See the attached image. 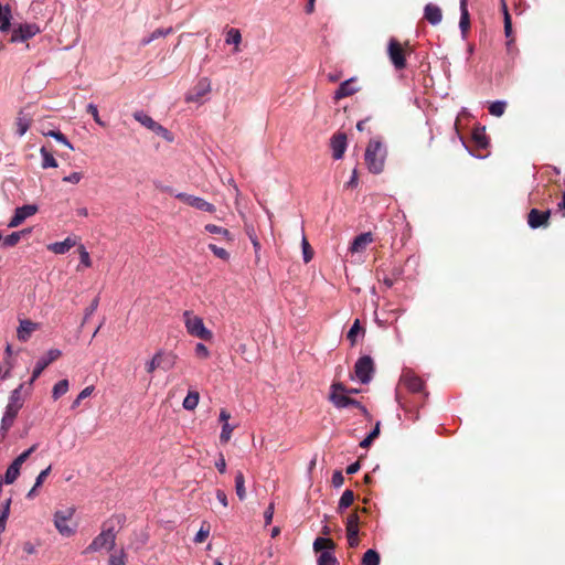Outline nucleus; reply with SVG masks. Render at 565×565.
Masks as SVG:
<instances>
[{
	"mask_svg": "<svg viewBox=\"0 0 565 565\" xmlns=\"http://www.w3.org/2000/svg\"><path fill=\"white\" fill-rule=\"evenodd\" d=\"M12 367L13 365L10 360L4 361V363L0 365V381H3L11 375Z\"/></svg>",
	"mask_w": 565,
	"mask_h": 565,
	"instance_id": "52",
	"label": "nucleus"
},
{
	"mask_svg": "<svg viewBox=\"0 0 565 565\" xmlns=\"http://www.w3.org/2000/svg\"><path fill=\"white\" fill-rule=\"evenodd\" d=\"M353 500H354V494L351 490H345L340 500H339V511H342L347 508H349L352 503H353Z\"/></svg>",
	"mask_w": 565,
	"mask_h": 565,
	"instance_id": "41",
	"label": "nucleus"
},
{
	"mask_svg": "<svg viewBox=\"0 0 565 565\" xmlns=\"http://www.w3.org/2000/svg\"><path fill=\"white\" fill-rule=\"evenodd\" d=\"M347 136L343 132H338L331 138L332 157L340 160L347 150Z\"/></svg>",
	"mask_w": 565,
	"mask_h": 565,
	"instance_id": "18",
	"label": "nucleus"
},
{
	"mask_svg": "<svg viewBox=\"0 0 565 565\" xmlns=\"http://www.w3.org/2000/svg\"><path fill=\"white\" fill-rule=\"evenodd\" d=\"M62 355V351L58 349H50L45 352L38 361L33 369L30 385L42 374V372L53 362H55Z\"/></svg>",
	"mask_w": 565,
	"mask_h": 565,
	"instance_id": "10",
	"label": "nucleus"
},
{
	"mask_svg": "<svg viewBox=\"0 0 565 565\" xmlns=\"http://www.w3.org/2000/svg\"><path fill=\"white\" fill-rule=\"evenodd\" d=\"M51 471V466L42 470L35 479V487H41Z\"/></svg>",
	"mask_w": 565,
	"mask_h": 565,
	"instance_id": "58",
	"label": "nucleus"
},
{
	"mask_svg": "<svg viewBox=\"0 0 565 565\" xmlns=\"http://www.w3.org/2000/svg\"><path fill=\"white\" fill-rule=\"evenodd\" d=\"M380 555L375 550H367L362 558V565H379Z\"/></svg>",
	"mask_w": 565,
	"mask_h": 565,
	"instance_id": "40",
	"label": "nucleus"
},
{
	"mask_svg": "<svg viewBox=\"0 0 565 565\" xmlns=\"http://www.w3.org/2000/svg\"><path fill=\"white\" fill-rule=\"evenodd\" d=\"M359 515L352 513L347 519V537L350 547H356L359 545Z\"/></svg>",
	"mask_w": 565,
	"mask_h": 565,
	"instance_id": "16",
	"label": "nucleus"
},
{
	"mask_svg": "<svg viewBox=\"0 0 565 565\" xmlns=\"http://www.w3.org/2000/svg\"><path fill=\"white\" fill-rule=\"evenodd\" d=\"M216 499L224 508H227L228 500L226 493L223 490H216Z\"/></svg>",
	"mask_w": 565,
	"mask_h": 565,
	"instance_id": "62",
	"label": "nucleus"
},
{
	"mask_svg": "<svg viewBox=\"0 0 565 565\" xmlns=\"http://www.w3.org/2000/svg\"><path fill=\"white\" fill-rule=\"evenodd\" d=\"M116 532L113 527L104 529L84 550V554H93L115 546Z\"/></svg>",
	"mask_w": 565,
	"mask_h": 565,
	"instance_id": "7",
	"label": "nucleus"
},
{
	"mask_svg": "<svg viewBox=\"0 0 565 565\" xmlns=\"http://www.w3.org/2000/svg\"><path fill=\"white\" fill-rule=\"evenodd\" d=\"M355 83H356V78L355 77H351V78L344 81L343 83H341V85L339 86V88L334 93V96H333L334 100L338 102V100H340L342 98L352 96L353 94L359 92L360 87H358L355 85Z\"/></svg>",
	"mask_w": 565,
	"mask_h": 565,
	"instance_id": "17",
	"label": "nucleus"
},
{
	"mask_svg": "<svg viewBox=\"0 0 565 565\" xmlns=\"http://www.w3.org/2000/svg\"><path fill=\"white\" fill-rule=\"evenodd\" d=\"M504 32L507 36L511 35L512 32V25H511V19L507 11V8L504 7Z\"/></svg>",
	"mask_w": 565,
	"mask_h": 565,
	"instance_id": "59",
	"label": "nucleus"
},
{
	"mask_svg": "<svg viewBox=\"0 0 565 565\" xmlns=\"http://www.w3.org/2000/svg\"><path fill=\"white\" fill-rule=\"evenodd\" d=\"M17 132L19 136H23L31 126V118L25 114L20 113L15 120Z\"/></svg>",
	"mask_w": 565,
	"mask_h": 565,
	"instance_id": "30",
	"label": "nucleus"
},
{
	"mask_svg": "<svg viewBox=\"0 0 565 565\" xmlns=\"http://www.w3.org/2000/svg\"><path fill=\"white\" fill-rule=\"evenodd\" d=\"M207 248L213 253V255L224 262H227L231 257L230 253L223 248V247H218L217 245L213 244V243H210L207 245Z\"/></svg>",
	"mask_w": 565,
	"mask_h": 565,
	"instance_id": "42",
	"label": "nucleus"
},
{
	"mask_svg": "<svg viewBox=\"0 0 565 565\" xmlns=\"http://www.w3.org/2000/svg\"><path fill=\"white\" fill-rule=\"evenodd\" d=\"M78 254H79L81 263H79V266L77 267V269H79L81 267H83V268L92 267L93 263H92L90 255L84 245H79Z\"/></svg>",
	"mask_w": 565,
	"mask_h": 565,
	"instance_id": "39",
	"label": "nucleus"
},
{
	"mask_svg": "<svg viewBox=\"0 0 565 565\" xmlns=\"http://www.w3.org/2000/svg\"><path fill=\"white\" fill-rule=\"evenodd\" d=\"M386 154V148L380 140H370L364 153L369 171L374 174L381 173L384 169Z\"/></svg>",
	"mask_w": 565,
	"mask_h": 565,
	"instance_id": "2",
	"label": "nucleus"
},
{
	"mask_svg": "<svg viewBox=\"0 0 565 565\" xmlns=\"http://www.w3.org/2000/svg\"><path fill=\"white\" fill-rule=\"evenodd\" d=\"M332 551L333 550L321 552L318 557V565H337L338 561Z\"/></svg>",
	"mask_w": 565,
	"mask_h": 565,
	"instance_id": "36",
	"label": "nucleus"
},
{
	"mask_svg": "<svg viewBox=\"0 0 565 565\" xmlns=\"http://www.w3.org/2000/svg\"><path fill=\"white\" fill-rule=\"evenodd\" d=\"M505 108H507V103L505 102L497 100V102H493V103L490 104L489 113L492 116L501 117L504 114Z\"/></svg>",
	"mask_w": 565,
	"mask_h": 565,
	"instance_id": "43",
	"label": "nucleus"
},
{
	"mask_svg": "<svg viewBox=\"0 0 565 565\" xmlns=\"http://www.w3.org/2000/svg\"><path fill=\"white\" fill-rule=\"evenodd\" d=\"M134 118L141 124L147 129L151 130L156 135L162 137L163 139L171 141L172 137L168 129H166L162 125L153 120L149 115L143 111H136L134 114Z\"/></svg>",
	"mask_w": 565,
	"mask_h": 565,
	"instance_id": "9",
	"label": "nucleus"
},
{
	"mask_svg": "<svg viewBox=\"0 0 565 565\" xmlns=\"http://www.w3.org/2000/svg\"><path fill=\"white\" fill-rule=\"evenodd\" d=\"M344 482V478H343V475L341 471H335L332 476V484L335 487V488H339L343 484Z\"/></svg>",
	"mask_w": 565,
	"mask_h": 565,
	"instance_id": "60",
	"label": "nucleus"
},
{
	"mask_svg": "<svg viewBox=\"0 0 565 565\" xmlns=\"http://www.w3.org/2000/svg\"><path fill=\"white\" fill-rule=\"evenodd\" d=\"M194 351H195L196 356H199L201 359H207L210 356V351L206 348V345L203 343H196Z\"/></svg>",
	"mask_w": 565,
	"mask_h": 565,
	"instance_id": "55",
	"label": "nucleus"
},
{
	"mask_svg": "<svg viewBox=\"0 0 565 565\" xmlns=\"http://www.w3.org/2000/svg\"><path fill=\"white\" fill-rule=\"evenodd\" d=\"M387 52L395 68L402 70L406 66L404 50L395 39L390 40Z\"/></svg>",
	"mask_w": 565,
	"mask_h": 565,
	"instance_id": "14",
	"label": "nucleus"
},
{
	"mask_svg": "<svg viewBox=\"0 0 565 565\" xmlns=\"http://www.w3.org/2000/svg\"><path fill=\"white\" fill-rule=\"evenodd\" d=\"M330 401L337 408H345L349 406H355L361 411L363 415L366 417L370 416L367 409L358 401H354L349 397L348 390L339 383L332 384Z\"/></svg>",
	"mask_w": 565,
	"mask_h": 565,
	"instance_id": "5",
	"label": "nucleus"
},
{
	"mask_svg": "<svg viewBox=\"0 0 565 565\" xmlns=\"http://www.w3.org/2000/svg\"><path fill=\"white\" fill-rule=\"evenodd\" d=\"M275 513V504L271 502L264 512L265 524L271 523Z\"/></svg>",
	"mask_w": 565,
	"mask_h": 565,
	"instance_id": "57",
	"label": "nucleus"
},
{
	"mask_svg": "<svg viewBox=\"0 0 565 565\" xmlns=\"http://www.w3.org/2000/svg\"><path fill=\"white\" fill-rule=\"evenodd\" d=\"M225 42L227 44L234 45V53H238L241 51L239 44L242 42V34L238 29L232 28L226 32Z\"/></svg>",
	"mask_w": 565,
	"mask_h": 565,
	"instance_id": "25",
	"label": "nucleus"
},
{
	"mask_svg": "<svg viewBox=\"0 0 565 565\" xmlns=\"http://www.w3.org/2000/svg\"><path fill=\"white\" fill-rule=\"evenodd\" d=\"M41 32L36 23H21L13 28L11 42H24Z\"/></svg>",
	"mask_w": 565,
	"mask_h": 565,
	"instance_id": "12",
	"label": "nucleus"
},
{
	"mask_svg": "<svg viewBox=\"0 0 565 565\" xmlns=\"http://www.w3.org/2000/svg\"><path fill=\"white\" fill-rule=\"evenodd\" d=\"M204 230L210 233V234H215V235H218L222 239L231 243L233 242V236L232 234L230 233V231L225 227H222V226H217L215 224H206L204 226Z\"/></svg>",
	"mask_w": 565,
	"mask_h": 565,
	"instance_id": "26",
	"label": "nucleus"
},
{
	"mask_svg": "<svg viewBox=\"0 0 565 565\" xmlns=\"http://www.w3.org/2000/svg\"><path fill=\"white\" fill-rule=\"evenodd\" d=\"M20 475V468H18L17 466H14L13 463H11L7 471H6V475H4V482L7 484H11L13 483L18 477Z\"/></svg>",
	"mask_w": 565,
	"mask_h": 565,
	"instance_id": "44",
	"label": "nucleus"
},
{
	"mask_svg": "<svg viewBox=\"0 0 565 565\" xmlns=\"http://www.w3.org/2000/svg\"><path fill=\"white\" fill-rule=\"evenodd\" d=\"M551 212H541L536 209H532L529 213L527 223L532 228L547 225Z\"/></svg>",
	"mask_w": 565,
	"mask_h": 565,
	"instance_id": "20",
	"label": "nucleus"
},
{
	"mask_svg": "<svg viewBox=\"0 0 565 565\" xmlns=\"http://www.w3.org/2000/svg\"><path fill=\"white\" fill-rule=\"evenodd\" d=\"M75 508L67 507L55 511L54 525L57 532L64 537H71L76 533V524L72 522Z\"/></svg>",
	"mask_w": 565,
	"mask_h": 565,
	"instance_id": "4",
	"label": "nucleus"
},
{
	"mask_svg": "<svg viewBox=\"0 0 565 565\" xmlns=\"http://www.w3.org/2000/svg\"><path fill=\"white\" fill-rule=\"evenodd\" d=\"M425 19L433 25L438 24L443 19L440 8L431 3L427 4L425 7Z\"/></svg>",
	"mask_w": 565,
	"mask_h": 565,
	"instance_id": "23",
	"label": "nucleus"
},
{
	"mask_svg": "<svg viewBox=\"0 0 565 565\" xmlns=\"http://www.w3.org/2000/svg\"><path fill=\"white\" fill-rule=\"evenodd\" d=\"M82 179H83L82 172H72L71 174L65 175L63 178V182L78 184L82 181Z\"/></svg>",
	"mask_w": 565,
	"mask_h": 565,
	"instance_id": "54",
	"label": "nucleus"
},
{
	"mask_svg": "<svg viewBox=\"0 0 565 565\" xmlns=\"http://www.w3.org/2000/svg\"><path fill=\"white\" fill-rule=\"evenodd\" d=\"M253 247H254V252H255V263L256 264H259L260 262V250H262V245H260V242L258 239V237H252V239H249Z\"/></svg>",
	"mask_w": 565,
	"mask_h": 565,
	"instance_id": "56",
	"label": "nucleus"
},
{
	"mask_svg": "<svg viewBox=\"0 0 565 565\" xmlns=\"http://www.w3.org/2000/svg\"><path fill=\"white\" fill-rule=\"evenodd\" d=\"M402 382L412 392H419L423 388V381L412 373H405L402 376Z\"/></svg>",
	"mask_w": 565,
	"mask_h": 565,
	"instance_id": "24",
	"label": "nucleus"
},
{
	"mask_svg": "<svg viewBox=\"0 0 565 565\" xmlns=\"http://www.w3.org/2000/svg\"><path fill=\"white\" fill-rule=\"evenodd\" d=\"M313 550L316 552H323V551L334 550V543L330 539L318 537L313 542Z\"/></svg>",
	"mask_w": 565,
	"mask_h": 565,
	"instance_id": "34",
	"label": "nucleus"
},
{
	"mask_svg": "<svg viewBox=\"0 0 565 565\" xmlns=\"http://www.w3.org/2000/svg\"><path fill=\"white\" fill-rule=\"evenodd\" d=\"M200 401V394L196 391H189L188 395L183 399L182 406L186 411H193L198 407Z\"/></svg>",
	"mask_w": 565,
	"mask_h": 565,
	"instance_id": "29",
	"label": "nucleus"
},
{
	"mask_svg": "<svg viewBox=\"0 0 565 565\" xmlns=\"http://www.w3.org/2000/svg\"><path fill=\"white\" fill-rule=\"evenodd\" d=\"M230 418H231V414L225 408H222L220 411V416H218L220 422L225 424V423H228Z\"/></svg>",
	"mask_w": 565,
	"mask_h": 565,
	"instance_id": "63",
	"label": "nucleus"
},
{
	"mask_svg": "<svg viewBox=\"0 0 565 565\" xmlns=\"http://www.w3.org/2000/svg\"><path fill=\"white\" fill-rule=\"evenodd\" d=\"M94 392V386H87L81 391L77 395L76 399L72 404V408H76L79 406L81 402L87 397H89Z\"/></svg>",
	"mask_w": 565,
	"mask_h": 565,
	"instance_id": "48",
	"label": "nucleus"
},
{
	"mask_svg": "<svg viewBox=\"0 0 565 565\" xmlns=\"http://www.w3.org/2000/svg\"><path fill=\"white\" fill-rule=\"evenodd\" d=\"M373 242V236L370 232L358 235L350 245L349 250L352 254L363 253L366 247Z\"/></svg>",
	"mask_w": 565,
	"mask_h": 565,
	"instance_id": "19",
	"label": "nucleus"
},
{
	"mask_svg": "<svg viewBox=\"0 0 565 565\" xmlns=\"http://www.w3.org/2000/svg\"><path fill=\"white\" fill-rule=\"evenodd\" d=\"M36 449V445H33L32 447H30L28 450L23 451L21 455H19L14 460H13V465L17 466L18 468H21V466L23 465V462L29 458V456Z\"/></svg>",
	"mask_w": 565,
	"mask_h": 565,
	"instance_id": "51",
	"label": "nucleus"
},
{
	"mask_svg": "<svg viewBox=\"0 0 565 565\" xmlns=\"http://www.w3.org/2000/svg\"><path fill=\"white\" fill-rule=\"evenodd\" d=\"M10 504L11 499H7L2 504L0 509V534L4 532L7 520L10 514Z\"/></svg>",
	"mask_w": 565,
	"mask_h": 565,
	"instance_id": "33",
	"label": "nucleus"
},
{
	"mask_svg": "<svg viewBox=\"0 0 565 565\" xmlns=\"http://www.w3.org/2000/svg\"><path fill=\"white\" fill-rule=\"evenodd\" d=\"M109 565H126V553L122 550L115 551L108 561Z\"/></svg>",
	"mask_w": 565,
	"mask_h": 565,
	"instance_id": "46",
	"label": "nucleus"
},
{
	"mask_svg": "<svg viewBox=\"0 0 565 565\" xmlns=\"http://www.w3.org/2000/svg\"><path fill=\"white\" fill-rule=\"evenodd\" d=\"M373 371V361L370 356H362L356 361L354 366V374L355 379L361 383H369L372 379Z\"/></svg>",
	"mask_w": 565,
	"mask_h": 565,
	"instance_id": "13",
	"label": "nucleus"
},
{
	"mask_svg": "<svg viewBox=\"0 0 565 565\" xmlns=\"http://www.w3.org/2000/svg\"><path fill=\"white\" fill-rule=\"evenodd\" d=\"M23 384H20L17 388H14L10 396L8 404L6 406L4 414L1 419L0 430L2 436L4 437L8 430L12 427L18 413L23 407L24 397L22 396Z\"/></svg>",
	"mask_w": 565,
	"mask_h": 565,
	"instance_id": "1",
	"label": "nucleus"
},
{
	"mask_svg": "<svg viewBox=\"0 0 565 565\" xmlns=\"http://www.w3.org/2000/svg\"><path fill=\"white\" fill-rule=\"evenodd\" d=\"M76 245V242L72 237H66L62 242H55L47 245V249L56 255H63L67 253L73 246Z\"/></svg>",
	"mask_w": 565,
	"mask_h": 565,
	"instance_id": "22",
	"label": "nucleus"
},
{
	"mask_svg": "<svg viewBox=\"0 0 565 565\" xmlns=\"http://www.w3.org/2000/svg\"><path fill=\"white\" fill-rule=\"evenodd\" d=\"M38 205L26 204L15 209L13 216L11 217L8 226L18 227L24 220L33 216L38 212Z\"/></svg>",
	"mask_w": 565,
	"mask_h": 565,
	"instance_id": "15",
	"label": "nucleus"
},
{
	"mask_svg": "<svg viewBox=\"0 0 565 565\" xmlns=\"http://www.w3.org/2000/svg\"><path fill=\"white\" fill-rule=\"evenodd\" d=\"M359 469H360V463L356 461L347 467V473L353 475V473L358 472Z\"/></svg>",
	"mask_w": 565,
	"mask_h": 565,
	"instance_id": "64",
	"label": "nucleus"
},
{
	"mask_svg": "<svg viewBox=\"0 0 565 565\" xmlns=\"http://www.w3.org/2000/svg\"><path fill=\"white\" fill-rule=\"evenodd\" d=\"M235 490L241 501L246 498L245 479L243 472L238 471L235 476Z\"/></svg>",
	"mask_w": 565,
	"mask_h": 565,
	"instance_id": "32",
	"label": "nucleus"
},
{
	"mask_svg": "<svg viewBox=\"0 0 565 565\" xmlns=\"http://www.w3.org/2000/svg\"><path fill=\"white\" fill-rule=\"evenodd\" d=\"M87 111L93 116L95 122L102 127H105V122L100 119L97 106L94 104L87 105Z\"/></svg>",
	"mask_w": 565,
	"mask_h": 565,
	"instance_id": "53",
	"label": "nucleus"
},
{
	"mask_svg": "<svg viewBox=\"0 0 565 565\" xmlns=\"http://www.w3.org/2000/svg\"><path fill=\"white\" fill-rule=\"evenodd\" d=\"M70 390L68 380L64 379L54 384L52 388V398L57 401L60 397L65 395Z\"/></svg>",
	"mask_w": 565,
	"mask_h": 565,
	"instance_id": "28",
	"label": "nucleus"
},
{
	"mask_svg": "<svg viewBox=\"0 0 565 565\" xmlns=\"http://www.w3.org/2000/svg\"><path fill=\"white\" fill-rule=\"evenodd\" d=\"M301 247H302L303 262L309 263L313 257V252H312L310 244L307 241L305 234H302Z\"/></svg>",
	"mask_w": 565,
	"mask_h": 565,
	"instance_id": "47",
	"label": "nucleus"
},
{
	"mask_svg": "<svg viewBox=\"0 0 565 565\" xmlns=\"http://www.w3.org/2000/svg\"><path fill=\"white\" fill-rule=\"evenodd\" d=\"M470 26V20H469V12H468V6L467 0L460 1V21H459V28L465 35Z\"/></svg>",
	"mask_w": 565,
	"mask_h": 565,
	"instance_id": "27",
	"label": "nucleus"
},
{
	"mask_svg": "<svg viewBox=\"0 0 565 565\" xmlns=\"http://www.w3.org/2000/svg\"><path fill=\"white\" fill-rule=\"evenodd\" d=\"M174 196L181 202L196 210L204 211L207 213H214L216 211V207L212 203L205 201L203 198L183 192L175 193Z\"/></svg>",
	"mask_w": 565,
	"mask_h": 565,
	"instance_id": "11",
	"label": "nucleus"
},
{
	"mask_svg": "<svg viewBox=\"0 0 565 565\" xmlns=\"http://www.w3.org/2000/svg\"><path fill=\"white\" fill-rule=\"evenodd\" d=\"M178 356L173 352L164 350L157 351L153 356L145 363L146 372L152 374L156 370H172L177 364Z\"/></svg>",
	"mask_w": 565,
	"mask_h": 565,
	"instance_id": "6",
	"label": "nucleus"
},
{
	"mask_svg": "<svg viewBox=\"0 0 565 565\" xmlns=\"http://www.w3.org/2000/svg\"><path fill=\"white\" fill-rule=\"evenodd\" d=\"M235 429L234 425H231L230 423H225L222 425V431L220 434V441L222 444H226L230 441L233 430Z\"/></svg>",
	"mask_w": 565,
	"mask_h": 565,
	"instance_id": "45",
	"label": "nucleus"
},
{
	"mask_svg": "<svg viewBox=\"0 0 565 565\" xmlns=\"http://www.w3.org/2000/svg\"><path fill=\"white\" fill-rule=\"evenodd\" d=\"M212 92V83L207 77H201L195 85L186 93L184 99L186 103L202 105Z\"/></svg>",
	"mask_w": 565,
	"mask_h": 565,
	"instance_id": "8",
	"label": "nucleus"
},
{
	"mask_svg": "<svg viewBox=\"0 0 565 565\" xmlns=\"http://www.w3.org/2000/svg\"><path fill=\"white\" fill-rule=\"evenodd\" d=\"M170 32L171 29H157L150 35L141 40V45L146 46L159 38L167 36L168 34H170Z\"/></svg>",
	"mask_w": 565,
	"mask_h": 565,
	"instance_id": "35",
	"label": "nucleus"
},
{
	"mask_svg": "<svg viewBox=\"0 0 565 565\" xmlns=\"http://www.w3.org/2000/svg\"><path fill=\"white\" fill-rule=\"evenodd\" d=\"M182 319L185 330L191 337L204 341H211L213 339V332L205 327L203 319L193 311L185 310L182 315Z\"/></svg>",
	"mask_w": 565,
	"mask_h": 565,
	"instance_id": "3",
	"label": "nucleus"
},
{
	"mask_svg": "<svg viewBox=\"0 0 565 565\" xmlns=\"http://www.w3.org/2000/svg\"><path fill=\"white\" fill-rule=\"evenodd\" d=\"M40 153L42 157V168L43 169L57 167V161L55 160L53 154L45 147H42L40 149Z\"/></svg>",
	"mask_w": 565,
	"mask_h": 565,
	"instance_id": "31",
	"label": "nucleus"
},
{
	"mask_svg": "<svg viewBox=\"0 0 565 565\" xmlns=\"http://www.w3.org/2000/svg\"><path fill=\"white\" fill-rule=\"evenodd\" d=\"M39 324L31 320H21L17 330V337L20 341L26 342L32 333L38 330Z\"/></svg>",
	"mask_w": 565,
	"mask_h": 565,
	"instance_id": "21",
	"label": "nucleus"
},
{
	"mask_svg": "<svg viewBox=\"0 0 565 565\" xmlns=\"http://www.w3.org/2000/svg\"><path fill=\"white\" fill-rule=\"evenodd\" d=\"M215 467L221 473L226 472V461L223 454H220L218 459L215 461Z\"/></svg>",
	"mask_w": 565,
	"mask_h": 565,
	"instance_id": "61",
	"label": "nucleus"
},
{
	"mask_svg": "<svg viewBox=\"0 0 565 565\" xmlns=\"http://www.w3.org/2000/svg\"><path fill=\"white\" fill-rule=\"evenodd\" d=\"M23 234H24V231L11 233L10 235H8L3 238L2 246L6 248L15 246L22 238Z\"/></svg>",
	"mask_w": 565,
	"mask_h": 565,
	"instance_id": "37",
	"label": "nucleus"
},
{
	"mask_svg": "<svg viewBox=\"0 0 565 565\" xmlns=\"http://www.w3.org/2000/svg\"><path fill=\"white\" fill-rule=\"evenodd\" d=\"M364 334V329L360 326V321L356 319L348 332V339L351 344H355L358 335Z\"/></svg>",
	"mask_w": 565,
	"mask_h": 565,
	"instance_id": "38",
	"label": "nucleus"
},
{
	"mask_svg": "<svg viewBox=\"0 0 565 565\" xmlns=\"http://www.w3.org/2000/svg\"><path fill=\"white\" fill-rule=\"evenodd\" d=\"M46 136L53 137L56 141L66 146L68 149L73 150L72 143L67 140V138L61 131L51 130L46 134Z\"/></svg>",
	"mask_w": 565,
	"mask_h": 565,
	"instance_id": "50",
	"label": "nucleus"
},
{
	"mask_svg": "<svg viewBox=\"0 0 565 565\" xmlns=\"http://www.w3.org/2000/svg\"><path fill=\"white\" fill-rule=\"evenodd\" d=\"M210 535V525L205 522L202 524L201 529L198 531L196 535L194 536L195 543H203Z\"/></svg>",
	"mask_w": 565,
	"mask_h": 565,
	"instance_id": "49",
	"label": "nucleus"
}]
</instances>
